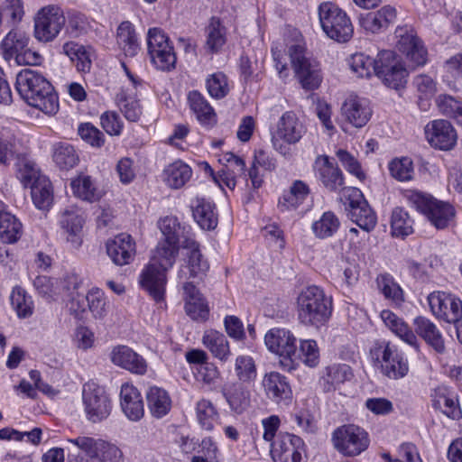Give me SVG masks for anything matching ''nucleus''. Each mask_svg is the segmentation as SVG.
<instances>
[{
    "label": "nucleus",
    "mask_w": 462,
    "mask_h": 462,
    "mask_svg": "<svg viewBox=\"0 0 462 462\" xmlns=\"http://www.w3.org/2000/svg\"><path fill=\"white\" fill-rule=\"evenodd\" d=\"M16 90L30 106L45 115H55L59 110V97L51 82L39 71L25 69L16 76Z\"/></svg>",
    "instance_id": "nucleus-1"
},
{
    "label": "nucleus",
    "mask_w": 462,
    "mask_h": 462,
    "mask_svg": "<svg viewBox=\"0 0 462 462\" xmlns=\"http://www.w3.org/2000/svg\"><path fill=\"white\" fill-rule=\"evenodd\" d=\"M297 317L300 324L320 328L329 319L332 300L324 291L316 285L304 288L297 297Z\"/></svg>",
    "instance_id": "nucleus-2"
},
{
    "label": "nucleus",
    "mask_w": 462,
    "mask_h": 462,
    "mask_svg": "<svg viewBox=\"0 0 462 462\" xmlns=\"http://www.w3.org/2000/svg\"><path fill=\"white\" fill-rule=\"evenodd\" d=\"M287 48L291 67L301 87L307 90L318 88L322 81L320 66L307 54L305 42L300 32H295V38L287 43Z\"/></svg>",
    "instance_id": "nucleus-3"
},
{
    "label": "nucleus",
    "mask_w": 462,
    "mask_h": 462,
    "mask_svg": "<svg viewBox=\"0 0 462 462\" xmlns=\"http://www.w3.org/2000/svg\"><path fill=\"white\" fill-rule=\"evenodd\" d=\"M68 442L75 445L81 454L69 456L67 462H118L123 457L116 444L102 439L79 436L69 439Z\"/></svg>",
    "instance_id": "nucleus-4"
},
{
    "label": "nucleus",
    "mask_w": 462,
    "mask_h": 462,
    "mask_svg": "<svg viewBox=\"0 0 462 462\" xmlns=\"http://www.w3.org/2000/svg\"><path fill=\"white\" fill-rule=\"evenodd\" d=\"M370 356L374 366L389 379L399 380L409 372L408 361L390 341L374 342L370 349Z\"/></svg>",
    "instance_id": "nucleus-5"
},
{
    "label": "nucleus",
    "mask_w": 462,
    "mask_h": 462,
    "mask_svg": "<svg viewBox=\"0 0 462 462\" xmlns=\"http://www.w3.org/2000/svg\"><path fill=\"white\" fill-rule=\"evenodd\" d=\"M264 342L269 351L279 356L282 370L291 372L297 368V338L291 330L273 328L265 334Z\"/></svg>",
    "instance_id": "nucleus-6"
},
{
    "label": "nucleus",
    "mask_w": 462,
    "mask_h": 462,
    "mask_svg": "<svg viewBox=\"0 0 462 462\" xmlns=\"http://www.w3.org/2000/svg\"><path fill=\"white\" fill-rule=\"evenodd\" d=\"M29 35L18 29L11 30L1 42L4 59L16 65L35 66L42 62V57L29 48Z\"/></svg>",
    "instance_id": "nucleus-7"
},
{
    "label": "nucleus",
    "mask_w": 462,
    "mask_h": 462,
    "mask_svg": "<svg viewBox=\"0 0 462 462\" xmlns=\"http://www.w3.org/2000/svg\"><path fill=\"white\" fill-rule=\"evenodd\" d=\"M406 198L411 207L425 215L439 229L447 227L455 217V208L451 204L438 200L430 195L409 191Z\"/></svg>",
    "instance_id": "nucleus-8"
},
{
    "label": "nucleus",
    "mask_w": 462,
    "mask_h": 462,
    "mask_svg": "<svg viewBox=\"0 0 462 462\" xmlns=\"http://www.w3.org/2000/svg\"><path fill=\"white\" fill-rule=\"evenodd\" d=\"M306 133V127L292 111L282 115L272 132V144L282 156L291 154L290 145L298 143Z\"/></svg>",
    "instance_id": "nucleus-9"
},
{
    "label": "nucleus",
    "mask_w": 462,
    "mask_h": 462,
    "mask_svg": "<svg viewBox=\"0 0 462 462\" xmlns=\"http://www.w3.org/2000/svg\"><path fill=\"white\" fill-rule=\"evenodd\" d=\"M319 18L323 32L331 39L346 42L353 35L354 29L347 14L336 5L326 2L319 7Z\"/></svg>",
    "instance_id": "nucleus-10"
},
{
    "label": "nucleus",
    "mask_w": 462,
    "mask_h": 462,
    "mask_svg": "<svg viewBox=\"0 0 462 462\" xmlns=\"http://www.w3.org/2000/svg\"><path fill=\"white\" fill-rule=\"evenodd\" d=\"M166 255L153 253L149 263L143 270L140 276L142 287L149 292L152 299L159 302L164 299L165 286L167 283V272L173 266L172 261L170 266L167 265Z\"/></svg>",
    "instance_id": "nucleus-11"
},
{
    "label": "nucleus",
    "mask_w": 462,
    "mask_h": 462,
    "mask_svg": "<svg viewBox=\"0 0 462 462\" xmlns=\"http://www.w3.org/2000/svg\"><path fill=\"white\" fill-rule=\"evenodd\" d=\"M82 403L86 418L92 423L107 419L112 411V401L106 389L88 381L82 387Z\"/></svg>",
    "instance_id": "nucleus-12"
},
{
    "label": "nucleus",
    "mask_w": 462,
    "mask_h": 462,
    "mask_svg": "<svg viewBox=\"0 0 462 462\" xmlns=\"http://www.w3.org/2000/svg\"><path fill=\"white\" fill-rule=\"evenodd\" d=\"M33 36L42 43L53 42L66 23L63 11L58 5H50L41 8L33 19Z\"/></svg>",
    "instance_id": "nucleus-13"
},
{
    "label": "nucleus",
    "mask_w": 462,
    "mask_h": 462,
    "mask_svg": "<svg viewBox=\"0 0 462 462\" xmlns=\"http://www.w3.org/2000/svg\"><path fill=\"white\" fill-rule=\"evenodd\" d=\"M148 53L152 63L160 70L169 71L175 68L177 57L168 35L160 28L147 32Z\"/></svg>",
    "instance_id": "nucleus-14"
},
{
    "label": "nucleus",
    "mask_w": 462,
    "mask_h": 462,
    "mask_svg": "<svg viewBox=\"0 0 462 462\" xmlns=\"http://www.w3.org/2000/svg\"><path fill=\"white\" fill-rule=\"evenodd\" d=\"M378 65L375 75L389 88L400 90L407 84L408 70L402 60L393 51L378 53Z\"/></svg>",
    "instance_id": "nucleus-15"
},
{
    "label": "nucleus",
    "mask_w": 462,
    "mask_h": 462,
    "mask_svg": "<svg viewBox=\"0 0 462 462\" xmlns=\"http://www.w3.org/2000/svg\"><path fill=\"white\" fill-rule=\"evenodd\" d=\"M332 443L342 455L355 457L368 448L369 437L367 432L358 426L343 425L334 430Z\"/></svg>",
    "instance_id": "nucleus-16"
},
{
    "label": "nucleus",
    "mask_w": 462,
    "mask_h": 462,
    "mask_svg": "<svg viewBox=\"0 0 462 462\" xmlns=\"http://www.w3.org/2000/svg\"><path fill=\"white\" fill-rule=\"evenodd\" d=\"M345 199L348 205L346 210L350 220L366 232L373 230L377 222L376 215L365 199L361 190L347 187L345 189Z\"/></svg>",
    "instance_id": "nucleus-17"
},
{
    "label": "nucleus",
    "mask_w": 462,
    "mask_h": 462,
    "mask_svg": "<svg viewBox=\"0 0 462 462\" xmlns=\"http://www.w3.org/2000/svg\"><path fill=\"white\" fill-rule=\"evenodd\" d=\"M270 454L274 462H301L306 456L301 438L288 432H280L271 444Z\"/></svg>",
    "instance_id": "nucleus-18"
},
{
    "label": "nucleus",
    "mask_w": 462,
    "mask_h": 462,
    "mask_svg": "<svg viewBox=\"0 0 462 462\" xmlns=\"http://www.w3.org/2000/svg\"><path fill=\"white\" fill-rule=\"evenodd\" d=\"M395 37L396 48L406 56L411 66H423L426 63L427 50L413 29L408 26L398 27L395 30Z\"/></svg>",
    "instance_id": "nucleus-19"
},
{
    "label": "nucleus",
    "mask_w": 462,
    "mask_h": 462,
    "mask_svg": "<svg viewBox=\"0 0 462 462\" xmlns=\"http://www.w3.org/2000/svg\"><path fill=\"white\" fill-rule=\"evenodd\" d=\"M432 313L448 323H457L462 318V300L455 295L433 291L428 296Z\"/></svg>",
    "instance_id": "nucleus-20"
},
{
    "label": "nucleus",
    "mask_w": 462,
    "mask_h": 462,
    "mask_svg": "<svg viewBox=\"0 0 462 462\" xmlns=\"http://www.w3.org/2000/svg\"><path fill=\"white\" fill-rule=\"evenodd\" d=\"M84 225V214L77 207L71 206L62 211L60 218L61 235L71 248L78 249L81 246Z\"/></svg>",
    "instance_id": "nucleus-21"
},
{
    "label": "nucleus",
    "mask_w": 462,
    "mask_h": 462,
    "mask_svg": "<svg viewBox=\"0 0 462 462\" xmlns=\"http://www.w3.org/2000/svg\"><path fill=\"white\" fill-rule=\"evenodd\" d=\"M159 227L163 239L158 244L155 252L166 255L167 265L176 260L179 253V240L180 236V224L177 217L168 216L159 221Z\"/></svg>",
    "instance_id": "nucleus-22"
},
{
    "label": "nucleus",
    "mask_w": 462,
    "mask_h": 462,
    "mask_svg": "<svg viewBox=\"0 0 462 462\" xmlns=\"http://www.w3.org/2000/svg\"><path fill=\"white\" fill-rule=\"evenodd\" d=\"M340 110L342 117L356 128L365 126L373 115L370 101L355 94L346 97Z\"/></svg>",
    "instance_id": "nucleus-23"
},
{
    "label": "nucleus",
    "mask_w": 462,
    "mask_h": 462,
    "mask_svg": "<svg viewBox=\"0 0 462 462\" xmlns=\"http://www.w3.org/2000/svg\"><path fill=\"white\" fill-rule=\"evenodd\" d=\"M429 143L437 149L448 151L457 143V133L450 122L443 119L433 120L425 126Z\"/></svg>",
    "instance_id": "nucleus-24"
},
{
    "label": "nucleus",
    "mask_w": 462,
    "mask_h": 462,
    "mask_svg": "<svg viewBox=\"0 0 462 462\" xmlns=\"http://www.w3.org/2000/svg\"><path fill=\"white\" fill-rule=\"evenodd\" d=\"M263 391L268 399L277 404L291 403L292 391L287 378L278 372H270L264 374L262 380Z\"/></svg>",
    "instance_id": "nucleus-25"
},
{
    "label": "nucleus",
    "mask_w": 462,
    "mask_h": 462,
    "mask_svg": "<svg viewBox=\"0 0 462 462\" xmlns=\"http://www.w3.org/2000/svg\"><path fill=\"white\" fill-rule=\"evenodd\" d=\"M106 254L112 262L119 266L129 264L135 255V242L128 234L122 233L109 239L106 244Z\"/></svg>",
    "instance_id": "nucleus-26"
},
{
    "label": "nucleus",
    "mask_w": 462,
    "mask_h": 462,
    "mask_svg": "<svg viewBox=\"0 0 462 462\" xmlns=\"http://www.w3.org/2000/svg\"><path fill=\"white\" fill-rule=\"evenodd\" d=\"M218 162L223 166L218 171L221 189L226 186L230 189H234L236 185V179L245 176V162L243 158L229 152L218 155Z\"/></svg>",
    "instance_id": "nucleus-27"
},
{
    "label": "nucleus",
    "mask_w": 462,
    "mask_h": 462,
    "mask_svg": "<svg viewBox=\"0 0 462 462\" xmlns=\"http://www.w3.org/2000/svg\"><path fill=\"white\" fill-rule=\"evenodd\" d=\"M314 170L319 180L328 189L331 191L343 189L345 192L346 188L344 187L343 172L337 165L330 162L328 156H318L314 162Z\"/></svg>",
    "instance_id": "nucleus-28"
},
{
    "label": "nucleus",
    "mask_w": 462,
    "mask_h": 462,
    "mask_svg": "<svg viewBox=\"0 0 462 462\" xmlns=\"http://www.w3.org/2000/svg\"><path fill=\"white\" fill-rule=\"evenodd\" d=\"M397 17L395 7L387 5L375 12H368L359 16L360 26L367 32L379 33L393 24Z\"/></svg>",
    "instance_id": "nucleus-29"
},
{
    "label": "nucleus",
    "mask_w": 462,
    "mask_h": 462,
    "mask_svg": "<svg viewBox=\"0 0 462 462\" xmlns=\"http://www.w3.org/2000/svg\"><path fill=\"white\" fill-rule=\"evenodd\" d=\"M184 309L193 320L206 321L209 317V307L207 300L191 282L183 284Z\"/></svg>",
    "instance_id": "nucleus-30"
},
{
    "label": "nucleus",
    "mask_w": 462,
    "mask_h": 462,
    "mask_svg": "<svg viewBox=\"0 0 462 462\" xmlns=\"http://www.w3.org/2000/svg\"><path fill=\"white\" fill-rule=\"evenodd\" d=\"M185 248L187 252V263L178 272L180 280L189 278H201L208 269V262L203 258L199 244L193 240H187Z\"/></svg>",
    "instance_id": "nucleus-31"
},
{
    "label": "nucleus",
    "mask_w": 462,
    "mask_h": 462,
    "mask_svg": "<svg viewBox=\"0 0 462 462\" xmlns=\"http://www.w3.org/2000/svg\"><path fill=\"white\" fill-rule=\"evenodd\" d=\"M120 400L122 410L129 420L137 421L143 417V402L133 384L125 383L121 386Z\"/></svg>",
    "instance_id": "nucleus-32"
},
{
    "label": "nucleus",
    "mask_w": 462,
    "mask_h": 462,
    "mask_svg": "<svg viewBox=\"0 0 462 462\" xmlns=\"http://www.w3.org/2000/svg\"><path fill=\"white\" fill-rule=\"evenodd\" d=\"M111 361L114 365L138 374H143L147 369L145 360L126 346H116L111 352Z\"/></svg>",
    "instance_id": "nucleus-33"
},
{
    "label": "nucleus",
    "mask_w": 462,
    "mask_h": 462,
    "mask_svg": "<svg viewBox=\"0 0 462 462\" xmlns=\"http://www.w3.org/2000/svg\"><path fill=\"white\" fill-rule=\"evenodd\" d=\"M380 317L385 327L395 336L415 349L419 348V341L416 335L402 318L397 316L390 310H383Z\"/></svg>",
    "instance_id": "nucleus-34"
},
{
    "label": "nucleus",
    "mask_w": 462,
    "mask_h": 462,
    "mask_svg": "<svg viewBox=\"0 0 462 462\" xmlns=\"http://www.w3.org/2000/svg\"><path fill=\"white\" fill-rule=\"evenodd\" d=\"M414 326L416 333L437 353L443 354L445 352L442 334L432 321L424 317H417L414 319Z\"/></svg>",
    "instance_id": "nucleus-35"
},
{
    "label": "nucleus",
    "mask_w": 462,
    "mask_h": 462,
    "mask_svg": "<svg viewBox=\"0 0 462 462\" xmlns=\"http://www.w3.org/2000/svg\"><path fill=\"white\" fill-rule=\"evenodd\" d=\"M201 342L211 355L222 362H226L231 356L229 342L226 337L216 330L207 329L204 331Z\"/></svg>",
    "instance_id": "nucleus-36"
},
{
    "label": "nucleus",
    "mask_w": 462,
    "mask_h": 462,
    "mask_svg": "<svg viewBox=\"0 0 462 462\" xmlns=\"http://www.w3.org/2000/svg\"><path fill=\"white\" fill-rule=\"evenodd\" d=\"M148 409L156 419L167 415L171 409V399L168 392L157 386H152L146 393Z\"/></svg>",
    "instance_id": "nucleus-37"
},
{
    "label": "nucleus",
    "mask_w": 462,
    "mask_h": 462,
    "mask_svg": "<svg viewBox=\"0 0 462 462\" xmlns=\"http://www.w3.org/2000/svg\"><path fill=\"white\" fill-rule=\"evenodd\" d=\"M188 103L201 125H213L216 123V113L213 107L199 91H189Z\"/></svg>",
    "instance_id": "nucleus-38"
},
{
    "label": "nucleus",
    "mask_w": 462,
    "mask_h": 462,
    "mask_svg": "<svg viewBox=\"0 0 462 462\" xmlns=\"http://www.w3.org/2000/svg\"><path fill=\"white\" fill-rule=\"evenodd\" d=\"M433 407L440 410L445 415L453 420L461 417V410L457 396L445 387H439L433 395Z\"/></svg>",
    "instance_id": "nucleus-39"
},
{
    "label": "nucleus",
    "mask_w": 462,
    "mask_h": 462,
    "mask_svg": "<svg viewBox=\"0 0 462 462\" xmlns=\"http://www.w3.org/2000/svg\"><path fill=\"white\" fill-rule=\"evenodd\" d=\"M226 42V28L218 18L212 17L206 27L205 49L209 54L219 52Z\"/></svg>",
    "instance_id": "nucleus-40"
},
{
    "label": "nucleus",
    "mask_w": 462,
    "mask_h": 462,
    "mask_svg": "<svg viewBox=\"0 0 462 462\" xmlns=\"http://www.w3.org/2000/svg\"><path fill=\"white\" fill-rule=\"evenodd\" d=\"M310 189L301 180H295L290 189L279 199L278 208L282 211L297 209L308 198Z\"/></svg>",
    "instance_id": "nucleus-41"
},
{
    "label": "nucleus",
    "mask_w": 462,
    "mask_h": 462,
    "mask_svg": "<svg viewBox=\"0 0 462 462\" xmlns=\"http://www.w3.org/2000/svg\"><path fill=\"white\" fill-rule=\"evenodd\" d=\"M192 215L198 225L204 230H213L218 223L215 206L204 199H197Z\"/></svg>",
    "instance_id": "nucleus-42"
},
{
    "label": "nucleus",
    "mask_w": 462,
    "mask_h": 462,
    "mask_svg": "<svg viewBox=\"0 0 462 462\" xmlns=\"http://www.w3.org/2000/svg\"><path fill=\"white\" fill-rule=\"evenodd\" d=\"M192 175L191 168L181 161H175L163 171V180L171 189L183 187Z\"/></svg>",
    "instance_id": "nucleus-43"
},
{
    "label": "nucleus",
    "mask_w": 462,
    "mask_h": 462,
    "mask_svg": "<svg viewBox=\"0 0 462 462\" xmlns=\"http://www.w3.org/2000/svg\"><path fill=\"white\" fill-rule=\"evenodd\" d=\"M70 187L73 194L83 200L94 202L102 197L101 190L88 175H79L71 180Z\"/></svg>",
    "instance_id": "nucleus-44"
},
{
    "label": "nucleus",
    "mask_w": 462,
    "mask_h": 462,
    "mask_svg": "<svg viewBox=\"0 0 462 462\" xmlns=\"http://www.w3.org/2000/svg\"><path fill=\"white\" fill-rule=\"evenodd\" d=\"M116 103L126 120L137 122L140 119L143 109L139 100L125 88L116 94Z\"/></svg>",
    "instance_id": "nucleus-45"
},
{
    "label": "nucleus",
    "mask_w": 462,
    "mask_h": 462,
    "mask_svg": "<svg viewBox=\"0 0 462 462\" xmlns=\"http://www.w3.org/2000/svg\"><path fill=\"white\" fill-rule=\"evenodd\" d=\"M223 394L231 410L237 413L244 411L250 404V393L242 384L233 383L226 386Z\"/></svg>",
    "instance_id": "nucleus-46"
},
{
    "label": "nucleus",
    "mask_w": 462,
    "mask_h": 462,
    "mask_svg": "<svg viewBox=\"0 0 462 462\" xmlns=\"http://www.w3.org/2000/svg\"><path fill=\"white\" fill-rule=\"evenodd\" d=\"M352 371L347 365H333L326 368L322 376L323 387L326 392H331L352 378Z\"/></svg>",
    "instance_id": "nucleus-47"
},
{
    "label": "nucleus",
    "mask_w": 462,
    "mask_h": 462,
    "mask_svg": "<svg viewBox=\"0 0 462 462\" xmlns=\"http://www.w3.org/2000/svg\"><path fill=\"white\" fill-rule=\"evenodd\" d=\"M117 43L125 54L134 57L139 51V43L136 38L134 25L130 22H123L117 28Z\"/></svg>",
    "instance_id": "nucleus-48"
},
{
    "label": "nucleus",
    "mask_w": 462,
    "mask_h": 462,
    "mask_svg": "<svg viewBox=\"0 0 462 462\" xmlns=\"http://www.w3.org/2000/svg\"><path fill=\"white\" fill-rule=\"evenodd\" d=\"M31 195L35 207L47 210L53 201L52 186L48 178H40L31 189Z\"/></svg>",
    "instance_id": "nucleus-49"
},
{
    "label": "nucleus",
    "mask_w": 462,
    "mask_h": 462,
    "mask_svg": "<svg viewBox=\"0 0 462 462\" xmlns=\"http://www.w3.org/2000/svg\"><path fill=\"white\" fill-rule=\"evenodd\" d=\"M340 226L337 217L331 211L322 214L319 219L311 225V230L319 239H326L334 236Z\"/></svg>",
    "instance_id": "nucleus-50"
},
{
    "label": "nucleus",
    "mask_w": 462,
    "mask_h": 462,
    "mask_svg": "<svg viewBox=\"0 0 462 462\" xmlns=\"http://www.w3.org/2000/svg\"><path fill=\"white\" fill-rule=\"evenodd\" d=\"M413 233V220L402 208H395L391 217V234L394 237L405 238Z\"/></svg>",
    "instance_id": "nucleus-51"
},
{
    "label": "nucleus",
    "mask_w": 462,
    "mask_h": 462,
    "mask_svg": "<svg viewBox=\"0 0 462 462\" xmlns=\"http://www.w3.org/2000/svg\"><path fill=\"white\" fill-rule=\"evenodd\" d=\"M378 56L374 59L365 53H356L348 60V65L354 74L358 78H370L375 74V67L378 65Z\"/></svg>",
    "instance_id": "nucleus-52"
},
{
    "label": "nucleus",
    "mask_w": 462,
    "mask_h": 462,
    "mask_svg": "<svg viewBox=\"0 0 462 462\" xmlns=\"http://www.w3.org/2000/svg\"><path fill=\"white\" fill-rule=\"evenodd\" d=\"M444 81L451 89L458 90L462 87V53L448 59L444 63Z\"/></svg>",
    "instance_id": "nucleus-53"
},
{
    "label": "nucleus",
    "mask_w": 462,
    "mask_h": 462,
    "mask_svg": "<svg viewBox=\"0 0 462 462\" xmlns=\"http://www.w3.org/2000/svg\"><path fill=\"white\" fill-rule=\"evenodd\" d=\"M21 222L9 212L2 214L0 218V238L8 244L15 243L22 236Z\"/></svg>",
    "instance_id": "nucleus-54"
},
{
    "label": "nucleus",
    "mask_w": 462,
    "mask_h": 462,
    "mask_svg": "<svg viewBox=\"0 0 462 462\" xmlns=\"http://www.w3.org/2000/svg\"><path fill=\"white\" fill-rule=\"evenodd\" d=\"M196 416L199 424L206 430H212L218 420V412L213 403L202 399L197 402Z\"/></svg>",
    "instance_id": "nucleus-55"
},
{
    "label": "nucleus",
    "mask_w": 462,
    "mask_h": 462,
    "mask_svg": "<svg viewBox=\"0 0 462 462\" xmlns=\"http://www.w3.org/2000/svg\"><path fill=\"white\" fill-rule=\"evenodd\" d=\"M53 161L59 168L69 170L78 164L79 156L72 145L59 143L54 145Z\"/></svg>",
    "instance_id": "nucleus-56"
},
{
    "label": "nucleus",
    "mask_w": 462,
    "mask_h": 462,
    "mask_svg": "<svg viewBox=\"0 0 462 462\" xmlns=\"http://www.w3.org/2000/svg\"><path fill=\"white\" fill-rule=\"evenodd\" d=\"M10 300L19 318H27L32 314L33 302L22 287L16 286L13 289Z\"/></svg>",
    "instance_id": "nucleus-57"
},
{
    "label": "nucleus",
    "mask_w": 462,
    "mask_h": 462,
    "mask_svg": "<svg viewBox=\"0 0 462 462\" xmlns=\"http://www.w3.org/2000/svg\"><path fill=\"white\" fill-rule=\"evenodd\" d=\"M390 175L398 181H409L413 178L414 166L409 157L394 158L388 163Z\"/></svg>",
    "instance_id": "nucleus-58"
},
{
    "label": "nucleus",
    "mask_w": 462,
    "mask_h": 462,
    "mask_svg": "<svg viewBox=\"0 0 462 462\" xmlns=\"http://www.w3.org/2000/svg\"><path fill=\"white\" fill-rule=\"evenodd\" d=\"M206 88L215 99H222L229 93L227 77L223 72H215L206 79Z\"/></svg>",
    "instance_id": "nucleus-59"
},
{
    "label": "nucleus",
    "mask_w": 462,
    "mask_h": 462,
    "mask_svg": "<svg viewBox=\"0 0 462 462\" xmlns=\"http://www.w3.org/2000/svg\"><path fill=\"white\" fill-rule=\"evenodd\" d=\"M87 305L96 319H103L107 314L106 299L98 288H92L86 294Z\"/></svg>",
    "instance_id": "nucleus-60"
},
{
    "label": "nucleus",
    "mask_w": 462,
    "mask_h": 462,
    "mask_svg": "<svg viewBox=\"0 0 462 462\" xmlns=\"http://www.w3.org/2000/svg\"><path fill=\"white\" fill-rule=\"evenodd\" d=\"M377 284L384 295V297L397 306L401 305L403 300V292L397 282L389 275H380L377 278Z\"/></svg>",
    "instance_id": "nucleus-61"
},
{
    "label": "nucleus",
    "mask_w": 462,
    "mask_h": 462,
    "mask_svg": "<svg viewBox=\"0 0 462 462\" xmlns=\"http://www.w3.org/2000/svg\"><path fill=\"white\" fill-rule=\"evenodd\" d=\"M235 372L240 382L254 381L257 374L254 359L249 356H238L235 360Z\"/></svg>",
    "instance_id": "nucleus-62"
},
{
    "label": "nucleus",
    "mask_w": 462,
    "mask_h": 462,
    "mask_svg": "<svg viewBox=\"0 0 462 462\" xmlns=\"http://www.w3.org/2000/svg\"><path fill=\"white\" fill-rule=\"evenodd\" d=\"M18 155V141L12 134H0V163L9 164Z\"/></svg>",
    "instance_id": "nucleus-63"
},
{
    "label": "nucleus",
    "mask_w": 462,
    "mask_h": 462,
    "mask_svg": "<svg viewBox=\"0 0 462 462\" xmlns=\"http://www.w3.org/2000/svg\"><path fill=\"white\" fill-rule=\"evenodd\" d=\"M336 155L342 164V166L352 175L356 176L358 180H363L365 174L362 170L361 164L358 160L349 152L344 149H338Z\"/></svg>",
    "instance_id": "nucleus-64"
}]
</instances>
